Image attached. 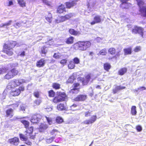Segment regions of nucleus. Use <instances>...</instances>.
I'll return each instance as SVG.
<instances>
[{
  "instance_id": "1",
  "label": "nucleus",
  "mask_w": 146,
  "mask_h": 146,
  "mask_svg": "<svg viewBox=\"0 0 146 146\" xmlns=\"http://www.w3.org/2000/svg\"><path fill=\"white\" fill-rule=\"evenodd\" d=\"M19 43L16 41L8 40L4 43L2 51L9 56H11L14 54L13 48L15 47H19Z\"/></svg>"
},
{
  "instance_id": "2",
  "label": "nucleus",
  "mask_w": 146,
  "mask_h": 146,
  "mask_svg": "<svg viewBox=\"0 0 146 146\" xmlns=\"http://www.w3.org/2000/svg\"><path fill=\"white\" fill-rule=\"evenodd\" d=\"M91 45V43L89 41H79L74 44L72 47L75 50L83 51L90 47Z\"/></svg>"
},
{
  "instance_id": "3",
  "label": "nucleus",
  "mask_w": 146,
  "mask_h": 146,
  "mask_svg": "<svg viewBox=\"0 0 146 146\" xmlns=\"http://www.w3.org/2000/svg\"><path fill=\"white\" fill-rule=\"evenodd\" d=\"M25 82L23 79H15L12 80L7 85V89H13V88L19 86L23 83Z\"/></svg>"
},
{
  "instance_id": "4",
  "label": "nucleus",
  "mask_w": 146,
  "mask_h": 146,
  "mask_svg": "<svg viewBox=\"0 0 146 146\" xmlns=\"http://www.w3.org/2000/svg\"><path fill=\"white\" fill-rule=\"evenodd\" d=\"M19 73L18 70L15 68H13L7 72L4 76L3 79L5 80H9L18 75Z\"/></svg>"
},
{
  "instance_id": "5",
  "label": "nucleus",
  "mask_w": 146,
  "mask_h": 146,
  "mask_svg": "<svg viewBox=\"0 0 146 146\" xmlns=\"http://www.w3.org/2000/svg\"><path fill=\"white\" fill-rule=\"evenodd\" d=\"M7 89L11 90L9 92V94L11 96L16 97L19 96L22 92L24 91L25 90V88L24 86H19L18 88H13V89Z\"/></svg>"
},
{
  "instance_id": "6",
  "label": "nucleus",
  "mask_w": 146,
  "mask_h": 146,
  "mask_svg": "<svg viewBox=\"0 0 146 146\" xmlns=\"http://www.w3.org/2000/svg\"><path fill=\"white\" fill-rule=\"evenodd\" d=\"M108 52L109 54L112 55H114L113 57L109 58H108L109 60H111L113 58L117 59L121 55V50H119L117 53L116 50L114 47H111L109 48Z\"/></svg>"
},
{
  "instance_id": "7",
  "label": "nucleus",
  "mask_w": 146,
  "mask_h": 146,
  "mask_svg": "<svg viewBox=\"0 0 146 146\" xmlns=\"http://www.w3.org/2000/svg\"><path fill=\"white\" fill-rule=\"evenodd\" d=\"M73 16L72 13H69L64 16L59 17L55 19V22L56 23L63 22L70 19L73 17Z\"/></svg>"
},
{
  "instance_id": "8",
  "label": "nucleus",
  "mask_w": 146,
  "mask_h": 146,
  "mask_svg": "<svg viewBox=\"0 0 146 146\" xmlns=\"http://www.w3.org/2000/svg\"><path fill=\"white\" fill-rule=\"evenodd\" d=\"M132 33L134 34H138L141 37H143V29L142 27L135 25L132 30Z\"/></svg>"
},
{
  "instance_id": "9",
  "label": "nucleus",
  "mask_w": 146,
  "mask_h": 146,
  "mask_svg": "<svg viewBox=\"0 0 146 146\" xmlns=\"http://www.w3.org/2000/svg\"><path fill=\"white\" fill-rule=\"evenodd\" d=\"M73 88L70 90V92L72 94H77L80 91L81 88L80 85L78 83H74L73 85Z\"/></svg>"
},
{
  "instance_id": "10",
  "label": "nucleus",
  "mask_w": 146,
  "mask_h": 146,
  "mask_svg": "<svg viewBox=\"0 0 146 146\" xmlns=\"http://www.w3.org/2000/svg\"><path fill=\"white\" fill-rule=\"evenodd\" d=\"M78 0H70L69 1L65 3L66 8L68 9H70L75 6L77 4Z\"/></svg>"
},
{
  "instance_id": "11",
  "label": "nucleus",
  "mask_w": 146,
  "mask_h": 146,
  "mask_svg": "<svg viewBox=\"0 0 146 146\" xmlns=\"http://www.w3.org/2000/svg\"><path fill=\"white\" fill-rule=\"evenodd\" d=\"M57 96L61 102L65 101L67 99V96L64 92H57Z\"/></svg>"
},
{
  "instance_id": "12",
  "label": "nucleus",
  "mask_w": 146,
  "mask_h": 146,
  "mask_svg": "<svg viewBox=\"0 0 146 146\" xmlns=\"http://www.w3.org/2000/svg\"><path fill=\"white\" fill-rule=\"evenodd\" d=\"M66 12V8L62 4L59 5L57 7L56 13L59 14H63Z\"/></svg>"
},
{
  "instance_id": "13",
  "label": "nucleus",
  "mask_w": 146,
  "mask_h": 146,
  "mask_svg": "<svg viewBox=\"0 0 146 146\" xmlns=\"http://www.w3.org/2000/svg\"><path fill=\"white\" fill-rule=\"evenodd\" d=\"M93 19L94 20L90 23L91 25H93L96 23H100L102 21L101 18V16L99 15H96L95 16Z\"/></svg>"
},
{
  "instance_id": "14",
  "label": "nucleus",
  "mask_w": 146,
  "mask_h": 146,
  "mask_svg": "<svg viewBox=\"0 0 146 146\" xmlns=\"http://www.w3.org/2000/svg\"><path fill=\"white\" fill-rule=\"evenodd\" d=\"M45 64V60L41 58L38 60L36 63V66L38 68H41L44 67Z\"/></svg>"
},
{
  "instance_id": "15",
  "label": "nucleus",
  "mask_w": 146,
  "mask_h": 146,
  "mask_svg": "<svg viewBox=\"0 0 146 146\" xmlns=\"http://www.w3.org/2000/svg\"><path fill=\"white\" fill-rule=\"evenodd\" d=\"M96 115H93L91 117L90 119L85 120L84 121L83 123L84 124L87 125L92 124L95 122L96 121Z\"/></svg>"
},
{
  "instance_id": "16",
  "label": "nucleus",
  "mask_w": 146,
  "mask_h": 146,
  "mask_svg": "<svg viewBox=\"0 0 146 146\" xmlns=\"http://www.w3.org/2000/svg\"><path fill=\"white\" fill-rule=\"evenodd\" d=\"M96 115H93L91 117L90 119L85 120L84 121L83 123L84 124L87 125L92 124L95 122L96 121Z\"/></svg>"
},
{
  "instance_id": "17",
  "label": "nucleus",
  "mask_w": 146,
  "mask_h": 146,
  "mask_svg": "<svg viewBox=\"0 0 146 146\" xmlns=\"http://www.w3.org/2000/svg\"><path fill=\"white\" fill-rule=\"evenodd\" d=\"M121 2V3L120 4L119 7L123 9H128L131 5V4L130 3L125 2Z\"/></svg>"
},
{
  "instance_id": "18",
  "label": "nucleus",
  "mask_w": 146,
  "mask_h": 146,
  "mask_svg": "<svg viewBox=\"0 0 146 146\" xmlns=\"http://www.w3.org/2000/svg\"><path fill=\"white\" fill-rule=\"evenodd\" d=\"M87 98V96L85 95L80 94L78 95L74 99V100L76 101H84Z\"/></svg>"
},
{
  "instance_id": "19",
  "label": "nucleus",
  "mask_w": 146,
  "mask_h": 146,
  "mask_svg": "<svg viewBox=\"0 0 146 146\" xmlns=\"http://www.w3.org/2000/svg\"><path fill=\"white\" fill-rule=\"evenodd\" d=\"M21 140L25 141V143L29 145H31L32 143L31 139H34V137H20Z\"/></svg>"
},
{
  "instance_id": "20",
  "label": "nucleus",
  "mask_w": 146,
  "mask_h": 146,
  "mask_svg": "<svg viewBox=\"0 0 146 146\" xmlns=\"http://www.w3.org/2000/svg\"><path fill=\"white\" fill-rule=\"evenodd\" d=\"M47 124L44 123H41L38 128L39 131L40 132H44L48 128Z\"/></svg>"
},
{
  "instance_id": "21",
  "label": "nucleus",
  "mask_w": 146,
  "mask_h": 146,
  "mask_svg": "<svg viewBox=\"0 0 146 146\" xmlns=\"http://www.w3.org/2000/svg\"><path fill=\"white\" fill-rule=\"evenodd\" d=\"M13 110L11 108L7 109L5 111V117L11 118L13 116Z\"/></svg>"
},
{
  "instance_id": "22",
  "label": "nucleus",
  "mask_w": 146,
  "mask_h": 146,
  "mask_svg": "<svg viewBox=\"0 0 146 146\" xmlns=\"http://www.w3.org/2000/svg\"><path fill=\"white\" fill-rule=\"evenodd\" d=\"M76 74L74 73H73L68 78L66 81V83L67 84L73 83L74 80H76Z\"/></svg>"
},
{
  "instance_id": "23",
  "label": "nucleus",
  "mask_w": 146,
  "mask_h": 146,
  "mask_svg": "<svg viewBox=\"0 0 146 146\" xmlns=\"http://www.w3.org/2000/svg\"><path fill=\"white\" fill-rule=\"evenodd\" d=\"M39 116L38 114L33 115L31 119V121L33 123H38L40 119Z\"/></svg>"
},
{
  "instance_id": "24",
  "label": "nucleus",
  "mask_w": 146,
  "mask_h": 146,
  "mask_svg": "<svg viewBox=\"0 0 146 146\" xmlns=\"http://www.w3.org/2000/svg\"><path fill=\"white\" fill-rule=\"evenodd\" d=\"M56 108L58 110L60 111L65 110L66 109L65 105L63 103H60L58 104L56 106Z\"/></svg>"
},
{
  "instance_id": "25",
  "label": "nucleus",
  "mask_w": 146,
  "mask_h": 146,
  "mask_svg": "<svg viewBox=\"0 0 146 146\" xmlns=\"http://www.w3.org/2000/svg\"><path fill=\"white\" fill-rule=\"evenodd\" d=\"M46 47L44 46L40 48L39 52L42 56V55H43L44 56L46 55L48 52L47 50L46 49Z\"/></svg>"
},
{
  "instance_id": "26",
  "label": "nucleus",
  "mask_w": 146,
  "mask_h": 146,
  "mask_svg": "<svg viewBox=\"0 0 146 146\" xmlns=\"http://www.w3.org/2000/svg\"><path fill=\"white\" fill-rule=\"evenodd\" d=\"M127 71L126 68L123 67L120 69L118 71V74L120 76H122L125 74Z\"/></svg>"
},
{
  "instance_id": "27",
  "label": "nucleus",
  "mask_w": 146,
  "mask_h": 146,
  "mask_svg": "<svg viewBox=\"0 0 146 146\" xmlns=\"http://www.w3.org/2000/svg\"><path fill=\"white\" fill-rule=\"evenodd\" d=\"M27 129V130L25 131V135L27 136H30L32 134L33 131V126H31L29 127H28V129Z\"/></svg>"
},
{
  "instance_id": "28",
  "label": "nucleus",
  "mask_w": 146,
  "mask_h": 146,
  "mask_svg": "<svg viewBox=\"0 0 146 146\" xmlns=\"http://www.w3.org/2000/svg\"><path fill=\"white\" fill-rule=\"evenodd\" d=\"M74 37L72 36H70L67 38L65 41V42L67 44H72L74 42Z\"/></svg>"
},
{
  "instance_id": "29",
  "label": "nucleus",
  "mask_w": 146,
  "mask_h": 146,
  "mask_svg": "<svg viewBox=\"0 0 146 146\" xmlns=\"http://www.w3.org/2000/svg\"><path fill=\"white\" fill-rule=\"evenodd\" d=\"M123 51L125 55L131 54L132 52V49L131 47H129L123 49Z\"/></svg>"
},
{
  "instance_id": "30",
  "label": "nucleus",
  "mask_w": 146,
  "mask_h": 146,
  "mask_svg": "<svg viewBox=\"0 0 146 146\" xmlns=\"http://www.w3.org/2000/svg\"><path fill=\"white\" fill-rule=\"evenodd\" d=\"M68 32L70 34L74 36H77L80 34V32L74 30L73 29H69Z\"/></svg>"
},
{
  "instance_id": "31",
  "label": "nucleus",
  "mask_w": 146,
  "mask_h": 146,
  "mask_svg": "<svg viewBox=\"0 0 146 146\" xmlns=\"http://www.w3.org/2000/svg\"><path fill=\"white\" fill-rule=\"evenodd\" d=\"M78 81L81 82L83 86L87 85L88 84V82L86 80L83 78H82L81 77H78L77 78Z\"/></svg>"
},
{
  "instance_id": "32",
  "label": "nucleus",
  "mask_w": 146,
  "mask_h": 146,
  "mask_svg": "<svg viewBox=\"0 0 146 146\" xmlns=\"http://www.w3.org/2000/svg\"><path fill=\"white\" fill-rule=\"evenodd\" d=\"M9 143L14 145H15V143L19 142V139L18 137H13L9 139Z\"/></svg>"
},
{
  "instance_id": "33",
  "label": "nucleus",
  "mask_w": 146,
  "mask_h": 146,
  "mask_svg": "<svg viewBox=\"0 0 146 146\" xmlns=\"http://www.w3.org/2000/svg\"><path fill=\"white\" fill-rule=\"evenodd\" d=\"M139 11L142 13L143 16L146 17V5L140 8Z\"/></svg>"
},
{
  "instance_id": "34",
  "label": "nucleus",
  "mask_w": 146,
  "mask_h": 146,
  "mask_svg": "<svg viewBox=\"0 0 146 146\" xmlns=\"http://www.w3.org/2000/svg\"><path fill=\"white\" fill-rule=\"evenodd\" d=\"M104 69L107 72H108L109 70L111 68V66L110 64L106 62L104 64Z\"/></svg>"
},
{
  "instance_id": "35",
  "label": "nucleus",
  "mask_w": 146,
  "mask_h": 146,
  "mask_svg": "<svg viewBox=\"0 0 146 146\" xmlns=\"http://www.w3.org/2000/svg\"><path fill=\"white\" fill-rule=\"evenodd\" d=\"M22 123L26 128H28L29 125L30 123L28 121L25 120H22L20 121Z\"/></svg>"
},
{
  "instance_id": "36",
  "label": "nucleus",
  "mask_w": 146,
  "mask_h": 146,
  "mask_svg": "<svg viewBox=\"0 0 146 146\" xmlns=\"http://www.w3.org/2000/svg\"><path fill=\"white\" fill-rule=\"evenodd\" d=\"M107 54V49L104 48L98 52V55L105 56Z\"/></svg>"
},
{
  "instance_id": "37",
  "label": "nucleus",
  "mask_w": 146,
  "mask_h": 146,
  "mask_svg": "<svg viewBox=\"0 0 146 146\" xmlns=\"http://www.w3.org/2000/svg\"><path fill=\"white\" fill-rule=\"evenodd\" d=\"M75 64L72 61L70 60L69 61L68 64V67L69 69H74L75 68Z\"/></svg>"
},
{
  "instance_id": "38",
  "label": "nucleus",
  "mask_w": 146,
  "mask_h": 146,
  "mask_svg": "<svg viewBox=\"0 0 146 146\" xmlns=\"http://www.w3.org/2000/svg\"><path fill=\"white\" fill-rule=\"evenodd\" d=\"M52 102L55 104H57L59 102H61L57 96L54 97L51 100Z\"/></svg>"
},
{
  "instance_id": "39",
  "label": "nucleus",
  "mask_w": 146,
  "mask_h": 146,
  "mask_svg": "<svg viewBox=\"0 0 146 146\" xmlns=\"http://www.w3.org/2000/svg\"><path fill=\"white\" fill-rule=\"evenodd\" d=\"M46 20L49 23H51L52 21V16L50 13H48L47 16L46 17Z\"/></svg>"
},
{
  "instance_id": "40",
  "label": "nucleus",
  "mask_w": 146,
  "mask_h": 146,
  "mask_svg": "<svg viewBox=\"0 0 146 146\" xmlns=\"http://www.w3.org/2000/svg\"><path fill=\"white\" fill-rule=\"evenodd\" d=\"M60 85L57 83H54L52 84V87L55 90H58L60 88Z\"/></svg>"
},
{
  "instance_id": "41",
  "label": "nucleus",
  "mask_w": 146,
  "mask_h": 146,
  "mask_svg": "<svg viewBox=\"0 0 146 146\" xmlns=\"http://www.w3.org/2000/svg\"><path fill=\"white\" fill-rule=\"evenodd\" d=\"M136 107L135 106H133L131 108V113L133 115H135L137 113Z\"/></svg>"
},
{
  "instance_id": "42",
  "label": "nucleus",
  "mask_w": 146,
  "mask_h": 146,
  "mask_svg": "<svg viewBox=\"0 0 146 146\" xmlns=\"http://www.w3.org/2000/svg\"><path fill=\"white\" fill-rule=\"evenodd\" d=\"M62 55L59 52L55 53L53 55V57L56 59H58L60 58Z\"/></svg>"
},
{
  "instance_id": "43",
  "label": "nucleus",
  "mask_w": 146,
  "mask_h": 146,
  "mask_svg": "<svg viewBox=\"0 0 146 146\" xmlns=\"http://www.w3.org/2000/svg\"><path fill=\"white\" fill-rule=\"evenodd\" d=\"M54 41L53 38H51L47 42H46V43L47 45L49 46L53 45L54 44Z\"/></svg>"
},
{
  "instance_id": "44",
  "label": "nucleus",
  "mask_w": 146,
  "mask_h": 146,
  "mask_svg": "<svg viewBox=\"0 0 146 146\" xmlns=\"http://www.w3.org/2000/svg\"><path fill=\"white\" fill-rule=\"evenodd\" d=\"M48 96L50 97H54L55 95V92L53 90H50L48 92Z\"/></svg>"
},
{
  "instance_id": "45",
  "label": "nucleus",
  "mask_w": 146,
  "mask_h": 146,
  "mask_svg": "<svg viewBox=\"0 0 146 146\" xmlns=\"http://www.w3.org/2000/svg\"><path fill=\"white\" fill-rule=\"evenodd\" d=\"M18 3L22 7L26 6V3L24 0H17Z\"/></svg>"
},
{
  "instance_id": "46",
  "label": "nucleus",
  "mask_w": 146,
  "mask_h": 146,
  "mask_svg": "<svg viewBox=\"0 0 146 146\" xmlns=\"http://www.w3.org/2000/svg\"><path fill=\"white\" fill-rule=\"evenodd\" d=\"M56 122L58 124H60L63 122V120L61 117L58 116L56 119Z\"/></svg>"
},
{
  "instance_id": "47",
  "label": "nucleus",
  "mask_w": 146,
  "mask_h": 146,
  "mask_svg": "<svg viewBox=\"0 0 146 146\" xmlns=\"http://www.w3.org/2000/svg\"><path fill=\"white\" fill-rule=\"evenodd\" d=\"M8 70V69L6 67L0 68V75L5 73Z\"/></svg>"
},
{
  "instance_id": "48",
  "label": "nucleus",
  "mask_w": 146,
  "mask_h": 146,
  "mask_svg": "<svg viewBox=\"0 0 146 146\" xmlns=\"http://www.w3.org/2000/svg\"><path fill=\"white\" fill-rule=\"evenodd\" d=\"M72 61L75 64H78L80 63V59L76 57L72 59Z\"/></svg>"
},
{
  "instance_id": "49",
  "label": "nucleus",
  "mask_w": 146,
  "mask_h": 146,
  "mask_svg": "<svg viewBox=\"0 0 146 146\" xmlns=\"http://www.w3.org/2000/svg\"><path fill=\"white\" fill-rule=\"evenodd\" d=\"M40 92L38 91H36L33 92V96L36 98H38L40 97Z\"/></svg>"
},
{
  "instance_id": "50",
  "label": "nucleus",
  "mask_w": 146,
  "mask_h": 146,
  "mask_svg": "<svg viewBox=\"0 0 146 146\" xmlns=\"http://www.w3.org/2000/svg\"><path fill=\"white\" fill-rule=\"evenodd\" d=\"M15 28L17 29L20 27L21 26V23L20 21L16 22L13 25Z\"/></svg>"
},
{
  "instance_id": "51",
  "label": "nucleus",
  "mask_w": 146,
  "mask_h": 146,
  "mask_svg": "<svg viewBox=\"0 0 146 146\" xmlns=\"http://www.w3.org/2000/svg\"><path fill=\"white\" fill-rule=\"evenodd\" d=\"M137 2V5L139 7L143 5L144 4L143 0H136Z\"/></svg>"
},
{
  "instance_id": "52",
  "label": "nucleus",
  "mask_w": 146,
  "mask_h": 146,
  "mask_svg": "<svg viewBox=\"0 0 146 146\" xmlns=\"http://www.w3.org/2000/svg\"><path fill=\"white\" fill-rule=\"evenodd\" d=\"M92 75L91 74H87L86 76H85V79L87 81H88V82H89L91 78Z\"/></svg>"
},
{
  "instance_id": "53",
  "label": "nucleus",
  "mask_w": 146,
  "mask_h": 146,
  "mask_svg": "<svg viewBox=\"0 0 146 146\" xmlns=\"http://www.w3.org/2000/svg\"><path fill=\"white\" fill-rule=\"evenodd\" d=\"M58 133V130L55 129H53L50 132V134L51 135H56V134H57Z\"/></svg>"
},
{
  "instance_id": "54",
  "label": "nucleus",
  "mask_w": 146,
  "mask_h": 146,
  "mask_svg": "<svg viewBox=\"0 0 146 146\" xmlns=\"http://www.w3.org/2000/svg\"><path fill=\"white\" fill-rule=\"evenodd\" d=\"M45 117L49 124H51L52 123V119L48 117L47 116H45Z\"/></svg>"
},
{
  "instance_id": "55",
  "label": "nucleus",
  "mask_w": 146,
  "mask_h": 146,
  "mask_svg": "<svg viewBox=\"0 0 146 146\" xmlns=\"http://www.w3.org/2000/svg\"><path fill=\"white\" fill-rule=\"evenodd\" d=\"M67 60L66 59H62L60 61V63L62 65L64 66L66 63Z\"/></svg>"
},
{
  "instance_id": "56",
  "label": "nucleus",
  "mask_w": 146,
  "mask_h": 146,
  "mask_svg": "<svg viewBox=\"0 0 146 146\" xmlns=\"http://www.w3.org/2000/svg\"><path fill=\"white\" fill-rule=\"evenodd\" d=\"M135 128L138 132H140L142 130V127L141 126L139 125H137L136 126Z\"/></svg>"
},
{
  "instance_id": "57",
  "label": "nucleus",
  "mask_w": 146,
  "mask_h": 146,
  "mask_svg": "<svg viewBox=\"0 0 146 146\" xmlns=\"http://www.w3.org/2000/svg\"><path fill=\"white\" fill-rule=\"evenodd\" d=\"M141 50V47L140 46H137L134 49V51L135 52H137L140 51Z\"/></svg>"
},
{
  "instance_id": "58",
  "label": "nucleus",
  "mask_w": 146,
  "mask_h": 146,
  "mask_svg": "<svg viewBox=\"0 0 146 146\" xmlns=\"http://www.w3.org/2000/svg\"><path fill=\"white\" fill-rule=\"evenodd\" d=\"M78 105L76 104H73L70 107V110L72 111H74L76 110L74 109L75 108H76Z\"/></svg>"
},
{
  "instance_id": "59",
  "label": "nucleus",
  "mask_w": 146,
  "mask_h": 146,
  "mask_svg": "<svg viewBox=\"0 0 146 146\" xmlns=\"http://www.w3.org/2000/svg\"><path fill=\"white\" fill-rule=\"evenodd\" d=\"M41 102L40 100H36L34 102V103L36 105H39Z\"/></svg>"
},
{
  "instance_id": "60",
  "label": "nucleus",
  "mask_w": 146,
  "mask_h": 146,
  "mask_svg": "<svg viewBox=\"0 0 146 146\" xmlns=\"http://www.w3.org/2000/svg\"><path fill=\"white\" fill-rule=\"evenodd\" d=\"M118 91H119L121 90H123L125 88V87L124 86H117L116 87Z\"/></svg>"
},
{
  "instance_id": "61",
  "label": "nucleus",
  "mask_w": 146,
  "mask_h": 146,
  "mask_svg": "<svg viewBox=\"0 0 146 146\" xmlns=\"http://www.w3.org/2000/svg\"><path fill=\"white\" fill-rule=\"evenodd\" d=\"M91 112L89 111H87L84 113L85 116L86 117H88L90 115Z\"/></svg>"
},
{
  "instance_id": "62",
  "label": "nucleus",
  "mask_w": 146,
  "mask_h": 146,
  "mask_svg": "<svg viewBox=\"0 0 146 146\" xmlns=\"http://www.w3.org/2000/svg\"><path fill=\"white\" fill-rule=\"evenodd\" d=\"M52 139L51 138H49L48 139H46V142L48 143H50L52 141Z\"/></svg>"
},
{
  "instance_id": "63",
  "label": "nucleus",
  "mask_w": 146,
  "mask_h": 146,
  "mask_svg": "<svg viewBox=\"0 0 146 146\" xmlns=\"http://www.w3.org/2000/svg\"><path fill=\"white\" fill-rule=\"evenodd\" d=\"M118 90H117V88L115 87V89H113L112 90L113 93V94H115L118 92Z\"/></svg>"
},
{
  "instance_id": "64",
  "label": "nucleus",
  "mask_w": 146,
  "mask_h": 146,
  "mask_svg": "<svg viewBox=\"0 0 146 146\" xmlns=\"http://www.w3.org/2000/svg\"><path fill=\"white\" fill-rule=\"evenodd\" d=\"M146 89V88L144 86L138 88V90H140L141 91L145 90Z\"/></svg>"
}]
</instances>
